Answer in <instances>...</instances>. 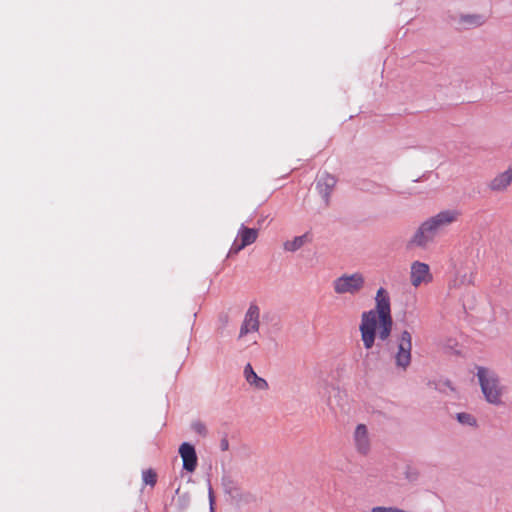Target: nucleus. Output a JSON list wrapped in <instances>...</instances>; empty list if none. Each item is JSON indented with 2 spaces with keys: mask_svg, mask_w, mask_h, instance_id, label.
<instances>
[{
  "mask_svg": "<svg viewBox=\"0 0 512 512\" xmlns=\"http://www.w3.org/2000/svg\"><path fill=\"white\" fill-rule=\"evenodd\" d=\"M376 307L365 311L361 315L359 330L365 349H371L375 343L376 331L379 329V338L385 341L389 338L393 319L391 315L390 297L384 288H379L375 296Z\"/></svg>",
  "mask_w": 512,
  "mask_h": 512,
  "instance_id": "obj_1",
  "label": "nucleus"
},
{
  "mask_svg": "<svg viewBox=\"0 0 512 512\" xmlns=\"http://www.w3.org/2000/svg\"><path fill=\"white\" fill-rule=\"evenodd\" d=\"M461 213L457 209H446L427 218L416 229L407 243L408 248L425 249L449 226L458 221Z\"/></svg>",
  "mask_w": 512,
  "mask_h": 512,
  "instance_id": "obj_2",
  "label": "nucleus"
},
{
  "mask_svg": "<svg viewBox=\"0 0 512 512\" xmlns=\"http://www.w3.org/2000/svg\"><path fill=\"white\" fill-rule=\"evenodd\" d=\"M476 369V376L485 400L495 406L503 404L504 387L497 373L483 366H477Z\"/></svg>",
  "mask_w": 512,
  "mask_h": 512,
  "instance_id": "obj_3",
  "label": "nucleus"
},
{
  "mask_svg": "<svg viewBox=\"0 0 512 512\" xmlns=\"http://www.w3.org/2000/svg\"><path fill=\"white\" fill-rule=\"evenodd\" d=\"M334 292L338 295L350 294L357 295L365 287V277L360 272L352 274H343L333 280Z\"/></svg>",
  "mask_w": 512,
  "mask_h": 512,
  "instance_id": "obj_4",
  "label": "nucleus"
},
{
  "mask_svg": "<svg viewBox=\"0 0 512 512\" xmlns=\"http://www.w3.org/2000/svg\"><path fill=\"white\" fill-rule=\"evenodd\" d=\"M398 350L394 356L395 365L402 370H406L411 364L412 336L407 330L401 332L397 340Z\"/></svg>",
  "mask_w": 512,
  "mask_h": 512,
  "instance_id": "obj_5",
  "label": "nucleus"
},
{
  "mask_svg": "<svg viewBox=\"0 0 512 512\" xmlns=\"http://www.w3.org/2000/svg\"><path fill=\"white\" fill-rule=\"evenodd\" d=\"M336 183L337 179L335 178V176L327 172H324L321 175H319L316 180V190L321 196L325 207H328L330 205V197L336 186Z\"/></svg>",
  "mask_w": 512,
  "mask_h": 512,
  "instance_id": "obj_6",
  "label": "nucleus"
},
{
  "mask_svg": "<svg viewBox=\"0 0 512 512\" xmlns=\"http://www.w3.org/2000/svg\"><path fill=\"white\" fill-rule=\"evenodd\" d=\"M259 314L260 311L258 306L253 304L249 306L240 328L239 337H243L250 332H257L259 330Z\"/></svg>",
  "mask_w": 512,
  "mask_h": 512,
  "instance_id": "obj_7",
  "label": "nucleus"
},
{
  "mask_svg": "<svg viewBox=\"0 0 512 512\" xmlns=\"http://www.w3.org/2000/svg\"><path fill=\"white\" fill-rule=\"evenodd\" d=\"M410 280L414 287H418L422 283L430 282L432 275L430 274L429 265L419 261L413 262L411 265Z\"/></svg>",
  "mask_w": 512,
  "mask_h": 512,
  "instance_id": "obj_8",
  "label": "nucleus"
},
{
  "mask_svg": "<svg viewBox=\"0 0 512 512\" xmlns=\"http://www.w3.org/2000/svg\"><path fill=\"white\" fill-rule=\"evenodd\" d=\"M178 452L183 461V469L190 473L194 472L198 465V457L195 447L188 442H183L180 445Z\"/></svg>",
  "mask_w": 512,
  "mask_h": 512,
  "instance_id": "obj_9",
  "label": "nucleus"
},
{
  "mask_svg": "<svg viewBox=\"0 0 512 512\" xmlns=\"http://www.w3.org/2000/svg\"><path fill=\"white\" fill-rule=\"evenodd\" d=\"M353 439L356 451L361 455H367L370 451L371 442L366 425L358 424L356 426Z\"/></svg>",
  "mask_w": 512,
  "mask_h": 512,
  "instance_id": "obj_10",
  "label": "nucleus"
},
{
  "mask_svg": "<svg viewBox=\"0 0 512 512\" xmlns=\"http://www.w3.org/2000/svg\"><path fill=\"white\" fill-rule=\"evenodd\" d=\"M244 377L251 386L258 390H267L269 387L268 382L255 373L250 363H247L244 367Z\"/></svg>",
  "mask_w": 512,
  "mask_h": 512,
  "instance_id": "obj_11",
  "label": "nucleus"
},
{
  "mask_svg": "<svg viewBox=\"0 0 512 512\" xmlns=\"http://www.w3.org/2000/svg\"><path fill=\"white\" fill-rule=\"evenodd\" d=\"M511 182L512 169H508L493 178L489 183V188L496 192L504 191L511 184Z\"/></svg>",
  "mask_w": 512,
  "mask_h": 512,
  "instance_id": "obj_12",
  "label": "nucleus"
},
{
  "mask_svg": "<svg viewBox=\"0 0 512 512\" xmlns=\"http://www.w3.org/2000/svg\"><path fill=\"white\" fill-rule=\"evenodd\" d=\"M312 241V236L309 232L304 233L303 235L296 236L292 240H288L284 242L283 248L288 252H296L301 249L305 244L310 243Z\"/></svg>",
  "mask_w": 512,
  "mask_h": 512,
  "instance_id": "obj_13",
  "label": "nucleus"
},
{
  "mask_svg": "<svg viewBox=\"0 0 512 512\" xmlns=\"http://www.w3.org/2000/svg\"><path fill=\"white\" fill-rule=\"evenodd\" d=\"M258 237V230L255 228H248L242 224L237 233V239L242 242V246L253 244Z\"/></svg>",
  "mask_w": 512,
  "mask_h": 512,
  "instance_id": "obj_14",
  "label": "nucleus"
},
{
  "mask_svg": "<svg viewBox=\"0 0 512 512\" xmlns=\"http://www.w3.org/2000/svg\"><path fill=\"white\" fill-rule=\"evenodd\" d=\"M485 22L486 18L481 14H463L460 16V23L465 25L466 28L480 27Z\"/></svg>",
  "mask_w": 512,
  "mask_h": 512,
  "instance_id": "obj_15",
  "label": "nucleus"
},
{
  "mask_svg": "<svg viewBox=\"0 0 512 512\" xmlns=\"http://www.w3.org/2000/svg\"><path fill=\"white\" fill-rule=\"evenodd\" d=\"M456 418L459 423L467 426H476L477 421L476 418L470 413L461 412L457 413Z\"/></svg>",
  "mask_w": 512,
  "mask_h": 512,
  "instance_id": "obj_16",
  "label": "nucleus"
},
{
  "mask_svg": "<svg viewBox=\"0 0 512 512\" xmlns=\"http://www.w3.org/2000/svg\"><path fill=\"white\" fill-rule=\"evenodd\" d=\"M142 479L146 485L154 486L157 481V475L152 469H148L143 471Z\"/></svg>",
  "mask_w": 512,
  "mask_h": 512,
  "instance_id": "obj_17",
  "label": "nucleus"
},
{
  "mask_svg": "<svg viewBox=\"0 0 512 512\" xmlns=\"http://www.w3.org/2000/svg\"><path fill=\"white\" fill-rule=\"evenodd\" d=\"M191 429L198 435L202 436V437H205L207 435V428H206V425L200 421V420H196L194 422H192L191 424Z\"/></svg>",
  "mask_w": 512,
  "mask_h": 512,
  "instance_id": "obj_18",
  "label": "nucleus"
},
{
  "mask_svg": "<svg viewBox=\"0 0 512 512\" xmlns=\"http://www.w3.org/2000/svg\"><path fill=\"white\" fill-rule=\"evenodd\" d=\"M246 246H242V242L240 241L239 242V239H235L229 252H228V257L234 255V254H237L239 253L242 249H244Z\"/></svg>",
  "mask_w": 512,
  "mask_h": 512,
  "instance_id": "obj_19",
  "label": "nucleus"
},
{
  "mask_svg": "<svg viewBox=\"0 0 512 512\" xmlns=\"http://www.w3.org/2000/svg\"><path fill=\"white\" fill-rule=\"evenodd\" d=\"M208 498H209V506H210V512H214V503H215V497L214 492L211 487L210 481H208Z\"/></svg>",
  "mask_w": 512,
  "mask_h": 512,
  "instance_id": "obj_20",
  "label": "nucleus"
},
{
  "mask_svg": "<svg viewBox=\"0 0 512 512\" xmlns=\"http://www.w3.org/2000/svg\"><path fill=\"white\" fill-rule=\"evenodd\" d=\"M220 448L222 451H227L229 449V442L227 438L221 439Z\"/></svg>",
  "mask_w": 512,
  "mask_h": 512,
  "instance_id": "obj_21",
  "label": "nucleus"
},
{
  "mask_svg": "<svg viewBox=\"0 0 512 512\" xmlns=\"http://www.w3.org/2000/svg\"><path fill=\"white\" fill-rule=\"evenodd\" d=\"M417 476H418L417 472L410 471V469L406 472V478L409 479L410 481L416 480Z\"/></svg>",
  "mask_w": 512,
  "mask_h": 512,
  "instance_id": "obj_22",
  "label": "nucleus"
},
{
  "mask_svg": "<svg viewBox=\"0 0 512 512\" xmlns=\"http://www.w3.org/2000/svg\"><path fill=\"white\" fill-rule=\"evenodd\" d=\"M445 385H446L447 387H449L451 390H454V388L452 387L451 382H450L449 380H447V381L445 382Z\"/></svg>",
  "mask_w": 512,
  "mask_h": 512,
  "instance_id": "obj_23",
  "label": "nucleus"
}]
</instances>
